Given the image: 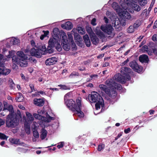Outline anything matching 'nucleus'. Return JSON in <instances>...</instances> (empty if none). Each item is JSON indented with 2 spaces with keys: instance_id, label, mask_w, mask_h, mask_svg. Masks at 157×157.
Returning a JSON list of instances; mask_svg holds the SVG:
<instances>
[{
  "instance_id": "obj_25",
  "label": "nucleus",
  "mask_w": 157,
  "mask_h": 157,
  "mask_svg": "<svg viewBox=\"0 0 157 157\" xmlns=\"http://www.w3.org/2000/svg\"><path fill=\"white\" fill-rule=\"evenodd\" d=\"M132 2H134V0H124V2L121 5V6L124 8H126L127 9L128 6L130 5L131 3H133Z\"/></svg>"
},
{
  "instance_id": "obj_12",
  "label": "nucleus",
  "mask_w": 157,
  "mask_h": 157,
  "mask_svg": "<svg viewBox=\"0 0 157 157\" xmlns=\"http://www.w3.org/2000/svg\"><path fill=\"white\" fill-rule=\"evenodd\" d=\"M131 72V70L129 68L127 67H122L121 70V72L122 75L125 76V79L127 81L130 79V76L129 75Z\"/></svg>"
},
{
  "instance_id": "obj_64",
  "label": "nucleus",
  "mask_w": 157,
  "mask_h": 157,
  "mask_svg": "<svg viewBox=\"0 0 157 157\" xmlns=\"http://www.w3.org/2000/svg\"><path fill=\"white\" fill-rule=\"evenodd\" d=\"M3 57L4 56L0 54V60H4L5 59H4Z\"/></svg>"
},
{
  "instance_id": "obj_18",
  "label": "nucleus",
  "mask_w": 157,
  "mask_h": 157,
  "mask_svg": "<svg viewBox=\"0 0 157 157\" xmlns=\"http://www.w3.org/2000/svg\"><path fill=\"white\" fill-rule=\"evenodd\" d=\"M129 6L132 7L134 10L137 12L141 10L140 7L138 5L134 3H132L130 4V5L128 6L127 9L126 8V10L127 12H128V10L129 12H132L131 11H130L128 9Z\"/></svg>"
},
{
  "instance_id": "obj_4",
  "label": "nucleus",
  "mask_w": 157,
  "mask_h": 157,
  "mask_svg": "<svg viewBox=\"0 0 157 157\" xmlns=\"http://www.w3.org/2000/svg\"><path fill=\"white\" fill-rule=\"evenodd\" d=\"M89 100L90 102L96 103L95 106L96 110L100 109L101 107L102 109L104 107V101L99 94L96 92L94 91L89 95Z\"/></svg>"
},
{
  "instance_id": "obj_50",
  "label": "nucleus",
  "mask_w": 157,
  "mask_h": 157,
  "mask_svg": "<svg viewBox=\"0 0 157 157\" xmlns=\"http://www.w3.org/2000/svg\"><path fill=\"white\" fill-rule=\"evenodd\" d=\"M33 116L35 118L40 119L41 117V116L38 114L35 113H34L33 114Z\"/></svg>"
},
{
  "instance_id": "obj_10",
  "label": "nucleus",
  "mask_w": 157,
  "mask_h": 157,
  "mask_svg": "<svg viewBox=\"0 0 157 157\" xmlns=\"http://www.w3.org/2000/svg\"><path fill=\"white\" fill-rule=\"evenodd\" d=\"M65 102L67 107L72 111H75L78 107L77 104H75V101L72 99L65 101Z\"/></svg>"
},
{
  "instance_id": "obj_39",
  "label": "nucleus",
  "mask_w": 157,
  "mask_h": 157,
  "mask_svg": "<svg viewBox=\"0 0 157 157\" xmlns=\"http://www.w3.org/2000/svg\"><path fill=\"white\" fill-rule=\"evenodd\" d=\"M29 86L31 89V91L29 92L30 93H31L33 91H35L36 90V89L34 87V85L33 84L30 83L29 84Z\"/></svg>"
},
{
  "instance_id": "obj_33",
  "label": "nucleus",
  "mask_w": 157,
  "mask_h": 157,
  "mask_svg": "<svg viewBox=\"0 0 157 157\" xmlns=\"http://www.w3.org/2000/svg\"><path fill=\"white\" fill-rule=\"evenodd\" d=\"M10 42L11 44L14 45L18 44L19 43V40L18 39L15 38H12L11 39Z\"/></svg>"
},
{
  "instance_id": "obj_46",
  "label": "nucleus",
  "mask_w": 157,
  "mask_h": 157,
  "mask_svg": "<svg viewBox=\"0 0 157 157\" xmlns=\"http://www.w3.org/2000/svg\"><path fill=\"white\" fill-rule=\"evenodd\" d=\"M38 126V124L36 122H33L32 125V128H33L35 129L37 128Z\"/></svg>"
},
{
  "instance_id": "obj_51",
  "label": "nucleus",
  "mask_w": 157,
  "mask_h": 157,
  "mask_svg": "<svg viewBox=\"0 0 157 157\" xmlns=\"http://www.w3.org/2000/svg\"><path fill=\"white\" fill-rule=\"evenodd\" d=\"M96 19L95 18H94L91 21V23L93 25H96Z\"/></svg>"
},
{
  "instance_id": "obj_30",
  "label": "nucleus",
  "mask_w": 157,
  "mask_h": 157,
  "mask_svg": "<svg viewBox=\"0 0 157 157\" xmlns=\"http://www.w3.org/2000/svg\"><path fill=\"white\" fill-rule=\"evenodd\" d=\"M41 135L40 136L41 138L43 140L46 136L47 135V131L44 128H42L41 130Z\"/></svg>"
},
{
  "instance_id": "obj_35",
  "label": "nucleus",
  "mask_w": 157,
  "mask_h": 157,
  "mask_svg": "<svg viewBox=\"0 0 157 157\" xmlns=\"http://www.w3.org/2000/svg\"><path fill=\"white\" fill-rule=\"evenodd\" d=\"M9 82L10 85V87L11 89H14L15 88V85L12 79H10L9 80Z\"/></svg>"
},
{
  "instance_id": "obj_19",
  "label": "nucleus",
  "mask_w": 157,
  "mask_h": 157,
  "mask_svg": "<svg viewBox=\"0 0 157 157\" xmlns=\"http://www.w3.org/2000/svg\"><path fill=\"white\" fill-rule=\"evenodd\" d=\"M57 61V58L55 57L48 59L45 61V63L46 65L50 66L55 64Z\"/></svg>"
},
{
  "instance_id": "obj_34",
  "label": "nucleus",
  "mask_w": 157,
  "mask_h": 157,
  "mask_svg": "<svg viewBox=\"0 0 157 157\" xmlns=\"http://www.w3.org/2000/svg\"><path fill=\"white\" fill-rule=\"evenodd\" d=\"M6 110L10 112V113H15L13 111V108L12 105H9L6 109Z\"/></svg>"
},
{
  "instance_id": "obj_29",
  "label": "nucleus",
  "mask_w": 157,
  "mask_h": 157,
  "mask_svg": "<svg viewBox=\"0 0 157 157\" xmlns=\"http://www.w3.org/2000/svg\"><path fill=\"white\" fill-rule=\"evenodd\" d=\"M24 98L22 94L20 93H18L17 94V96L16 98V101L18 102L22 101Z\"/></svg>"
},
{
  "instance_id": "obj_60",
  "label": "nucleus",
  "mask_w": 157,
  "mask_h": 157,
  "mask_svg": "<svg viewBox=\"0 0 157 157\" xmlns=\"http://www.w3.org/2000/svg\"><path fill=\"white\" fill-rule=\"evenodd\" d=\"M120 24V22H118L117 21H115L114 23V26H118Z\"/></svg>"
},
{
  "instance_id": "obj_28",
  "label": "nucleus",
  "mask_w": 157,
  "mask_h": 157,
  "mask_svg": "<svg viewBox=\"0 0 157 157\" xmlns=\"http://www.w3.org/2000/svg\"><path fill=\"white\" fill-rule=\"evenodd\" d=\"M83 38L86 46L90 47V41L89 37L87 35H85L83 36Z\"/></svg>"
},
{
  "instance_id": "obj_58",
  "label": "nucleus",
  "mask_w": 157,
  "mask_h": 157,
  "mask_svg": "<svg viewBox=\"0 0 157 157\" xmlns=\"http://www.w3.org/2000/svg\"><path fill=\"white\" fill-rule=\"evenodd\" d=\"M4 123L5 122L3 121L2 119H0V127L3 125Z\"/></svg>"
},
{
  "instance_id": "obj_54",
  "label": "nucleus",
  "mask_w": 157,
  "mask_h": 157,
  "mask_svg": "<svg viewBox=\"0 0 157 157\" xmlns=\"http://www.w3.org/2000/svg\"><path fill=\"white\" fill-rule=\"evenodd\" d=\"M148 47L147 46L145 45L144 46L142 47V49L144 50V51H147L148 50Z\"/></svg>"
},
{
  "instance_id": "obj_41",
  "label": "nucleus",
  "mask_w": 157,
  "mask_h": 157,
  "mask_svg": "<svg viewBox=\"0 0 157 157\" xmlns=\"http://www.w3.org/2000/svg\"><path fill=\"white\" fill-rule=\"evenodd\" d=\"M33 134L35 138H38L39 137V134L38 132L36 130H34L33 131Z\"/></svg>"
},
{
  "instance_id": "obj_36",
  "label": "nucleus",
  "mask_w": 157,
  "mask_h": 157,
  "mask_svg": "<svg viewBox=\"0 0 157 157\" xmlns=\"http://www.w3.org/2000/svg\"><path fill=\"white\" fill-rule=\"evenodd\" d=\"M60 87V89L63 90H69L70 87L69 86H67L66 85H58Z\"/></svg>"
},
{
  "instance_id": "obj_38",
  "label": "nucleus",
  "mask_w": 157,
  "mask_h": 157,
  "mask_svg": "<svg viewBox=\"0 0 157 157\" xmlns=\"http://www.w3.org/2000/svg\"><path fill=\"white\" fill-rule=\"evenodd\" d=\"M134 29L133 25H130L127 29V32L128 33H132L134 32Z\"/></svg>"
},
{
  "instance_id": "obj_16",
  "label": "nucleus",
  "mask_w": 157,
  "mask_h": 157,
  "mask_svg": "<svg viewBox=\"0 0 157 157\" xmlns=\"http://www.w3.org/2000/svg\"><path fill=\"white\" fill-rule=\"evenodd\" d=\"M44 52H41L39 49H37L33 48L31 49L30 53L32 56H35L37 58H40L42 55H44Z\"/></svg>"
},
{
  "instance_id": "obj_22",
  "label": "nucleus",
  "mask_w": 157,
  "mask_h": 157,
  "mask_svg": "<svg viewBox=\"0 0 157 157\" xmlns=\"http://www.w3.org/2000/svg\"><path fill=\"white\" fill-rule=\"evenodd\" d=\"M62 27L67 30H70L72 28L73 25L71 22L67 21L65 23L64 25H62Z\"/></svg>"
},
{
  "instance_id": "obj_6",
  "label": "nucleus",
  "mask_w": 157,
  "mask_h": 157,
  "mask_svg": "<svg viewBox=\"0 0 157 157\" xmlns=\"http://www.w3.org/2000/svg\"><path fill=\"white\" fill-rule=\"evenodd\" d=\"M59 40L55 38H51L48 41V52L49 53H52L53 52V48L54 47L58 51H61L62 50V47L59 42Z\"/></svg>"
},
{
  "instance_id": "obj_48",
  "label": "nucleus",
  "mask_w": 157,
  "mask_h": 157,
  "mask_svg": "<svg viewBox=\"0 0 157 157\" xmlns=\"http://www.w3.org/2000/svg\"><path fill=\"white\" fill-rule=\"evenodd\" d=\"M3 104H4V109H3V111H5L6 110V109L7 108V107L9 105H8V103L6 102H4L3 103Z\"/></svg>"
},
{
  "instance_id": "obj_9",
  "label": "nucleus",
  "mask_w": 157,
  "mask_h": 157,
  "mask_svg": "<svg viewBox=\"0 0 157 157\" xmlns=\"http://www.w3.org/2000/svg\"><path fill=\"white\" fill-rule=\"evenodd\" d=\"M60 38L63 39V36H67L65 33L63 31H59L58 28H56L53 29V38H55L57 40H59V35Z\"/></svg>"
},
{
  "instance_id": "obj_32",
  "label": "nucleus",
  "mask_w": 157,
  "mask_h": 157,
  "mask_svg": "<svg viewBox=\"0 0 157 157\" xmlns=\"http://www.w3.org/2000/svg\"><path fill=\"white\" fill-rule=\"evenodd\" d=\"M77 30L78 33L81 34L83 35L85 33V29L82 27L78 26L77 28Z\"/></svg>"
},
{
  "instance_id": "obj_42",
  "label": "nucleus",
  "mask_w": 157,
  "mask_h": 157,
  "mask_svg": "<svg viewBox=\"0 0 157 157\" xmlns=\"http://www.w3.org/2000/svg\"><path fill=\"white\" fill-rule=\"evenodd\" d=\"M139 3L141 6H144L147 3L146 0H139Z\"/></svg>"
},
{
  "instance_id": "obj_26",
  "label": "nucleus",
  "mask_w": 157,
  "mask_h": 157,
  "mask_svg": "<svg viewBox=\"0 0 157 157\" xmlns=\"http://www.w3.org/2000/svg\"><path fill=\"white\" fill-rule=\"evenodd\" d=\"M139 60L140 62L142 63H147L148 60V57L146 55H142L140 56Z\"/></svg>"
},
{
  "instance_id": "obj_8",
  "label": "nucleus",
  "mask_w": 157,
  "mask_h": 157,
  "mask_svg": "<svg viewBox=\"0 0 157 157\" xmlns=\"http://www.w3.org/2000/svg\"><path fill=\"white\" fill-rule=\"evenodd\" d=\"M26 115L27 117L26 119H25V117H23V118H24L25 119L24 123L25 129L26 133L29 134L30 130V124L33 121L34 117L32 114L28 112L26 113Z\"/></svg>"
},
{
  "instance_id": "obj_45",
  "label": "nucleus",
  "mask_w": 157,
  "mask_h": 157,
  "mask_svg": "<svg viewBox=\"0 0 157 157\" xmlns=\"http://www.w3.org/2000/svg\"><path fill=\"white\" fill-rule=\"evenodd\" d=\"M7 137L4 134L0 133V139H6Z\"/></svg>"
},
{
  "instance_id": "obj_40",
  "label": "nucleus",
  "mask_w": 157,
  "mask_h": 157,
  "mask_svg": "<svg viewBox=\"0 0 157 157\" xmlns=\"http://www.w3.org/2000/svg\"><path fill=\"white\" fill-rule=\"evenodd\" d=\"M105 145L104 144H100L98 147V151H100L102 150L105 147Z\"/></svg>"
},
{
  "instance_id": "obj_47",
  "label": "nucleus",
  "mask_w": 157,
  "mask_h": 157,
  "mask_svg": "<svg viewBox=\"0 0 157 157\" xmlns=\"http://www.w3.org/2000/svg\"><path fill=\"white\" fill-rule=\"evenodd\" d=\"M40 93V94H45V93L43 91H40L39 92H38L37 93L36 92L35 94H32L33 96H35V95H37V94H38V93Z\"/></svg>"
},
{
  "instance_id": "obj_2",
  "label": "nucleus",
  "mask_w": 157,
  "mask_h": 157,
  "mask_svg": "<svg viewBox=\"0 0 157 157\" xmlns=\"http://www.w3.org/2000/svg\"><path fill=\"white\" fill-rule=\"evenodd\" d=\"M126 81L125 76H123L119 73L116 74L112 79H108L106 81V84L109 86H113L118 90H121L122 88L120 84L115 82V81L121 83H124Z\"/></svg>"
},
{
  "instance_id": "obj_11",
  "label": "nucleus",
  "mask_w": 157,
  "mask_h": 157,
  "mask_svg": "<svg viewBox=\"0 0 157 157\" xmlns=\"http://www.w3.org/2000/svg\"><path fill=\"white\" fill-rule=\"evenodd\" d=\"M76 102L78 105V107L75 111H73L75 112L74 114L77 115L80 118L83 117L84 116V114L80 110L81 106V101L80 99H78L76 100Z\"/></svg>"
},
{
  "instance_id": "obj_43",
  "label": "nucleus",
  "mask_w": 157,
  "mask_h": 157,
  "mask_svg": "<svg viewBox=\"0 0 157 157\" xmlns=\"http://www.w3.org/2000/svg\"><path fill=\"white\" fill-rule=\"evenodd\" d=\"M140 25V23L138 21H137L134 24L133 26L134 27L135 29H136Z\"/></svg>"
},
{
  "instance_id": "obj_27",
  "label": "nucleus",
  "mask_w": 157,
  "mask_h": 157,
  "mask_svg": "<svg viewBox=\"0 0 157 157\" xmlns=\"http://www.w3.org/2000/svg\"><path fill=\"white\" fill-rule=\"evenodd\" d=\"M99 29V27H97L95 29V32L96 34L101 39H103L105 38L104 33L100 30H98L97 29Z\"/></svg>"
},
{
  "instance_id": "obj_37",
  "label": "nucleus",
  "mask_w": 157,
  "mask_h": 157,
  "mask_svg": "<svg viewBox=\"0 0 157 157\" xmlns=\"http://www.w3.org/2000/svg\"><path fill=\"white\" fill-rule=\"evenodd\" d=\"M72 96V93L71 92H69L65 94L64 96V101L68 100V99L70 98Z\"/></svg>"
},
{
  "instance_id": "obj_59",
  "label": "nucleus",
  "mask_w": 157,
  "mask_h": 157,
  "mask_svg": "<svg viewBox=\"0 0 157 157\" xmlns=\"http://www.w3.org/2000/svg\"><path fill=\"white\" fill-rule=\"evenodd\" d=\"M153 53L156 55H157V48L153 49Z\"/></svg>"
},
{
  "instance_id": "obj_15",
  "label": "nucleus",
  "mask_w": 157,
  "mask_h": 157,
  "mask_svg": "<svg viewBox=\"0 0 157 157\" xmlns=\"http://www.w3.org/2000/svg\"><path fill=\"white\" fill-rule=\"evenodd\" d=\"M61 44L63 48L65 51H68L70 49V47L68 44L67 36H63V38L62 39Z\"/></svg>"
},
{
  "instance_id": "obj_7",
  "label": "nucleus",
  "mask_w": 157,
  "mask_h": 157,
  "mask_svg": "<svg viewBox=\"0 0 157 157\" xmlns=\"http://www.w3.org/2000/svg\"><path fill=\"white\" fill-rule=\"evenodd\" d=\"M108 86L111 90L107 88L106 86L103 84L99 85V87L101 90L104 91L110 97L112 98L115 97L117 95V93L115 90L117 89L115 88L113 86Z\"/></svg>"
},
{
  "instance_id": "obj_49",
  "label": "nucleus",
  "mask_w": 157,
  "mask_h": 157,
  "mask_svg": "<svg viewBox=\"0 0 157 157\" xmlns=\"http://www.w3.org/2000/svg\"><path fill=\"white\" fill-rule=\"evenodd\" d=\"M17 150L18 152H24L25 151V149L23 148L18 147L17 149Z\"/></svg>"
},
{
  "instance_id": "obj_63",
  "label": "nucleus",
  "mask_w": 157,
  "mask_h": 157,
  "mask_svg": "<svg viewBox=\"0 0 157 157\" xmlns=\"http://www.w3.org/2000/svg\"><path fill=\"white\" fill-rule=\"evenodd\" d=\"M97 77H98V75H91L90 76V77L92 78H94H94H97Z\"/></svg>"
},
{
  "instance_id": "obj_44",
  "label": "nucleus",
  "mask_w": 157,
  "mask_h": 157,
  "mask_svg": "<svg viewBox=\"0 0 157 157\" xmlns=\"http://www.w3.org/2000/svg\"><path fill=\"white\" fill-rule=\"evenodd\" d=\"M64 142H61L59 143L57 147L58 148H60L63 147L64 145Z\"/></svg>"
},
{
  "instance_id": "obj_24",
  "label": "nucleus",
  "mask_w": 157,
  "mask_h": 157,
  "mask_svg": "<svg viewBox=\"0 0 157 157\" xmlns=\"http://www.w3.org/2000/svg\"><path fill=\"white\" fill-rule=\"evenodd\" d=\"M90 39L94 44L96 45L98 44L99 40L94 34H92L90 36Z\"/></svg>"
},
{
  "instance_id": "obj_14",
  "label": "nucleus",
  "mask_w": 157,
  "mask_h": 157,
  "mask_svg": "<svg viewBox=\"0 0 157 157\" xmlns=\"http://www.w3.org/2000/svg\"><path fill=\"white\" fill-rule=\"evenodd\" d=\"M129 65L134 71L138 73L141 72L142 71V67L138 65L135 61L131 62L129 63Z\"/></svg>"
},
{
  "instance_id": "obj_62",
  "label": "nucleus",
  "mask_w": 157,
  "mask_h": 157,
  "mask_svg": "<svg viewBox=\"0 0 157 157\" xmlns=\"http://www.w3.org/2000/svg\"><path fill=\"white\" fill-rule=\"evenodd\" d=\"M104 56V54H101L97 56L98 58H100L103 57Z\"/></svg>"
},
{
  "instance_id": "obj_61",
  "label": "nucleus",
  "mask_w": 157,
  "mask_h": 157,
  "mask_svg": "<svg viewBox=\"0 0 157 157\" xmlns=\"http://www.w3.org/2000/svg\"><path fill=\"white\" fill-rule=\"evenodd\" d=\"M43 32L44 33V34L45 35V36H47L49 34V32L48 31H43Z\"/></svg>"
},
{
  "instance_id": "obj_52",
  "label": "nucleus",
  "mask_w": 157,
  "mask_h": 157,
  "mask_svg": "<svg viewBox=\"0 0 157 157\" xmlns=\"http://www.w3.org/2000/svg\"><path fill=\"white\" fill-rule=\"evenodd\" d=\"M152 40L154 41H157V34H155L153 36Z\"/></svg>"
},
{
  "instance_id": "obj_1",
  "label": "nucleus",
  "mask_w": 157,
  "mask_h": 157,
  "mask_svg": "<svg viewBox=\"0 0 157 157\" xmlns=\"http://www.w3.org/2000/svg\"><path fill=\"white\" fill-rule=\"evenodd\" d=\"M9 54L7 56V58H12V60L14 64L19 65L21 67H26L27 66V57L22 51H18L17 53V56H13V51H9Z\"/></svg>"
},
{
  "instance_id": "obj_3",
  "label": "nucleus",
  "mask_w": 157,
  "mask_h": 157,
  "mask_svg": "<svg viewBox=\"0 0 157 157\" xmlns=\"http://www.w3.org/2000/svg\"><path fill=\"white\" fill-rule=\"evenodd\" d=\"M21 118L19 111H17L16 113H9L6 119V124L8 127L14 128L19 124V119Z\"/></svg>"
},
{
  "instance_id": "obj_5",
  "label": "nucleus",
  "mask_w": 157,
  "mask_h": 157,
  "mask_svg": "<svg viewBox=\"0 0 157 157\" xmlns=\"http://www.w3.org/2000/svg\"><path fill=\"white\" fill-rule=\"evenodd\" d=\"M113 8L118 13V15L124 21L127 20H132L133 19L130 13L127 11L125 8H124L122 6V9L119 8V6L116 2H114L112 4Z\"/></svg>"
},
{
  "instance_id": "obj_56",
  "label": "nucleus",
  "mask_w": 157,
  "mask_h": 157,
  "mask_svg": "<svg viewBox=\"0 0 157 157\" xmlns=\"http://www.w3.org/2000/svg\"><path fill=\"white\" fill-rule=\"evenodd\" d=\"M157 28V19L156 21L154 23V26L153 27V28L154 29H155Z\"/></svg>"
},
{
  "instance_id": "obj_13",
  "label": "nucleus",
  "mask_w": 157,
  "mask_h": 157,
  "mask_svg": "<svg viewBox=\"0 0 157 157\" xmlns=\"http://www.w3.org/2000/svg\"><path fill=\"white\" fill-rule=\"evenodd\" d=\"M101 30L108 35L111 34L113 30L112 27L110 25H102L101 28Z\"/></svg>"
},
{
  "instance_id": "obj_57",
  "label": "nucleus",
  "mask_w": 157,
  "mask_h": 157,
  "mask_svg": "<svg viewBox=\"0 0 157 157\" xmlns=\"http://www.w3.org/2000/svg\"><path fill=\"white\" fill-rule=\"evenodd\" d=\"M109 65V63L108 62H105V63L103 64L102 67H104L108 66Z\"/></svg>"
},
{
  "instance_id": "obj_21",
  "label": "nucleus",
  "mask_w": 157,
  "mask_h": 157,
  "mask_svg": "<svg viewBox=\"0 0 157 157\" xmlns=\"http://www.w3.org/2000/svg\"><path fill=\"white\" fill-rule=\"evenodd\" d=\"M34 104L38 106H42L44 104V100L43 99H35L34 100Z\"/></svg>"
},
{
  "instance_id": "obj_20",
  "label": "nucleus",
  "mask_w": 157,
  "mask_h": 157,
  "mask_svg": "<svg viewBox=\"0 0 157 157\" xmlns=\"http://www.w3.org/2000/svg\"><path fill=\"white\" fill-rule=\"evenodd\" d=\"M11 143L18 145H20L25 147H27L26 144L23 142H20L19 139H10Z\"/></svg>"
},
{
  "instance_id": "obj_23",
  "label": "nucleus",
  "mask_w": 157,
  "mask_h": 157,
  "mask_svg": "<svg viewBox=\"0 0 157 157\" xmlns=\"http://www.w3.org/2000/svg\"><path fill=\"white\" fill-rule=\"evenodd\" d=\"M10 72V70L9 69L5 68H0V75H6L9 74Z\"/></svg>"
},
{
  "instance_id": "obj_53",
  "label": "nucleus",
  "mask_w": 157,
  "mask_h": 157,
  "mask_svg": "<svg viewBox=\"0 0 157 157\" xmlns=\"http://www.w3.org/2000/svg\"><path fill=\"white\" fill-rule=\"evenodd\" d=\"M78 73L76 72H73L70 75V77H71L72 76H78Z\"/></svg>"
},
{
  "instance_id": "obj_31",
  "label": "nucleus",
  "mask_w": 157,
  "mask_h": 157,
  "mask_svg": "<svg viewBox=\"0 0 157 157\" xmlns=\"http://www.w3.org/2000/svg\"><path fill=\"white\" fill-rule=\"evenodd\" d=\"M39 49L40 50L41 52H43L44 53V55L46 54L47 53H49V52H48V47L47 49L44 45H42L40 46Z\"/></svg>"
},
{
  "instance_id": "obj_17",
  "label": "nucleus",
  "mask_w": 157,
  "mask_h": 157,
  "mask_svg": "<svg viewBox=\"0 0 157 157\" xmlns=\"http://www.w3.org/2000/svg\"><path fill=\"white\" fill-rule=\"evenodd\" d=\"M37 112L38 114L41 117H44L45 115V112L43 110L39 109L38 110ZM45 116L47 118V121L48 122H50L51 120H54L55 119L54 117L50 116L47 113H45Z\"/></svg>"
},
{
  "instance_id": "obj_55",
  "label": "nucleus",
  "mask_w": 157,
  "mask_h": 157,
  "mask_svg": "<svg viewBox=\"0 0 157 157\" xmlns=\"http://www.w3.org/2000/svg\"><path fill=\"white\" fill-rule=\"evenodd\" d=\"M130 131V129L129 128H128L127 129H125L124 130V132L125 133L127 134L129 133Z\"/></svg>"
}]
</instances>
